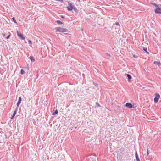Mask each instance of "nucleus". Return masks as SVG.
I'll return each mask as SVG.
<instances>
[{"mask_svg": "<svg viewBox=\"0 0 161 161\" xmlns=\"http://www.w3.org/2000/svg\"><path fill=\"white\" fill-rule=\"evenodd\" d=\"M143 50L146 53H147L148 54H149V53L147 52V48H145V47H143Z\"/></svg>", "mask_w": 161, "mask_h": 161, "instance_id": "obj_16", "label": "nucleus"}, {"mask_svg": "<svg viewBox=\"0 0 161 161\" xmlns=\"http://www.w3.org/2000/svg\"><path fill=\"white\" fill-rule=\"evenodd\" d=\"M55 29L56 32H59L62 33L68 32V30L67 29L60 27H56Z\"/></svg>", "mask_w": 161, "mask_h": 161, "instance_id": "obj_1", "label": "nucleus"}, {"mask_svg": "<svg viewBox=\"0 0 161 161\" xmlns=\"http://www.w3.org/2000/svg\"><path fill=\"white\" fill-rule=\"evenodd\" d=\"M20 73L21 74L23 75L25 74V72L23 69H21L20 71Z\"/></svg>", "mask_w": 161, "mask_h": 161, "instance_id": "obj_18", "label": "nucleus"}, {"mask_svg": "<svg viewBox=\"0 0 161 161\" xmlns=\"http://www.w3.org/2000/svg\"><path fill=\"white\" fill-rule=\"evenodd\" d=\"M14 116H13V115L12 116V117H11V119H13L14 118Z\"/></svg>", "mask_w": 161, "mask_h": 161, "instance_id": "obj_28", "label": "nucleus"}, {"mask_svg": "<svg viewBox=\"0 0 161 161\" xmlns=\"http://www.w3.org/2000/svg\"><path fill=\"white\" fill-rule=\"evenodd\" d=\"M133 57L135 58H137V57H138V56L137 55H135L133 54Z\"/></svg>", "mask_w": 161, "mask_h": 161, "instance_id": "obj_26", "label": "nucleus"}, {"mask_svg": "<svg viewBox=\"0 0 161 161\" xmlns=\"http://www.w3.org/2000/svg\"><path fill=\"white\" fill-rule=\"evenodd\" d=\"M135 157L136 158V161H140L137 152L135 153Z\"/></svg>", "mask_w": 161, "mask_h": 161, "instance_id": "obj_9", "label": "nucleus"}, {"mask_svg": "<svg viewBox=\"0 0 161 161\" xmlns=\"http://www.w3.org/2000/svg\"><path fill=\"white\" fill-rule=\"evenodd\" d=\"M126 106L129 108H131L133 106L131 103H127L125 105Z\"/></svg>", "mask_w": 161, "mask_h": 161, "instance_id": "obj_7", "label": "nucleus"}, {"mask_svg": "<svg viewBox=\"0 0 161 161\" xmlns=\"http://www.w3.org/2000/svg\"><path fill=\"white\" fill-rule=\"evenodd\" d=\"M114 25H117V26H119L120 25L119 24V23H118V22H116L115 23Z\"/></svg>", "mask_w": 161, "mask_h": 161, "instance_id": "obj_20", "label": "nucleus"}, {"mask_svg": "<svg viewBox=\"0 0 161 161\" xmlns=\"http://www.w3.org/2000/svg\"><path fill=\"white\" fill-rule=\"evenodd\" d=\"M29 58L32 62H34L35 61L34 58L32 56H30L29 57Z\"/></svg>", "mask_w": 161, "mask_h": 161, "instance_id": "obj_11", "label": "nucleus"}, {"mask_svg": "<svg viewBox=\"0 0 161 161\" xmlns=\"http://www.w3.org/2000/svg\"><path fill=\"white\" fill-rule=\"evenodd\" d=\"M17 35L18 37H19L21 40H24L25 39V37L24 36L23 34L19 33V31H17Z\"/></svg>", "mask_w": 161, "mask_h": 161, "instance_id": "obj_4", "label": "nucleus"}, {"mask_svg": "<svg viewBox=\"0 0 161 161\" xmlns=\"http://www.w3.org/2000/svg\"><path fill=\"white\" fill-rule=\"evenodd\" d=\"M18 108L17 107L16 108L15 110L14 111V112L13 114V115L14 116H15V115H16L17 112V111Z\"/></svg>", "mask_w": 161, "mask_h": 161, "instance_id": "obj_13", "label": "nucleus"}, {"mask_svg": "<svg viewBox=\"0 0 161 161\" xmlns=\"http://www.w3.org/2000/svg\"><path fill=\"white\" fill-rule=\"evenodd\" d=\"M10 36H11V35H10V34H9V35H8L7 36V37H6V38H7V39H9V38H10Z\"/></svg>", "mask_w": 161, "mask_h": 161, "instance_id": "obj_23", "label": "nucleus"}, {"mask_svg": "<svg viewBox=\"0 0 161 161\" xmlns=\"http://www.w3.org/2000/svg\"><path fill=\"white\" fill-rule=\"evenodd\" d=\"M147 154L148 155V154H149V153H148V150H147Z\"/></svg>", "mask_w": 161, "mask_h": 161, "instance_id": "obj_29", "label": "nucleus"}, {"mask_svg": "<svg viewBox=\"0 0 161 161\" xmlns=\"http://www.w3.org/2000/svg\"><path fill=\"white\" fill-rule=\"evenodd\" d=\"M73 9L75 12H76V13L78 12V10H77V8L75 6L74 7Z\"/></svg>", "mask_w": 161, "mask_h": 161, "instance_id": "obj_15", "label": "nucleus"}, {"mask_svg": "<svg viewBox=\"0 0 161 161\" xmlns=\"http://www.w3.org/2000/svg\"><path fill=\"white\" fill-rule=\"evenodd\" d=\"M22 100V99L21 97H19V99L18 102H17V107L18 108V107H19L21 102Z\"/></svg>", "mask_w": 161, "mask_h": 161, "instance_id": "obj_6", "label": "nucleus"}, {"mask_svg": "<svg viewBox=\"0 0 161 161\" xmlns=\"http://www.w3.org/2000/svg\"><path fill=\"white\" fill-rule=\"evenodd\" d=\"M154 11L155 13L157 14H161V8H157L155 9Z\"/></svg>", "mask_w": 161, "mask_h": 161, "instance_id": "obj_5", "label": "nucleus"}, {"mask_svg": "<svg viewBox=\"0 0 161 161\" xmlns=\"http://www.w3.org/2000/svg\"><path fill=\"white\" fill-rule=\"evenodd\" d=\"M12 19H13V21L15 23V24H17V22H16V20H15V19L14 17H13V18H12Z\"/></svg>", "mask_w": 161, "mask_h": 161, "instance_id": "obj_19", "label": "nucleus"}, {"mask_svg": "<svg viewBox=\"0 0 161 161\" xmlns=\"http://www.w3.org/2000/svg\"><path fill=\"white\" fill-rule=\"evenodd\" d=\"M56 22L58 24H64L63 22H61V21L59 20L56 21Z\"/></svg>", "mask_w": 161, "mask_h": 161, "instance_id": "obj_12", "label": "nucleus"}, {"mask_svg": "<svg viewBox=\"0 0 161 161\" xmlns=\"http://www.w3.org/2000/svg\"><path fill=\"white\" fill-rule=\"evenodd\" d=\"M96 104L97 106V107H100V104L97 102L96 103Z\"/></svg>", "mask_w": 161, "mask_h": 161, "instance_id": "obj_22", "label": "nucleus"}, {"mask_svg": "<svg viewBox=\"0 0 161 161\" xmlns=\"http://www.w3.org/2000/svg\"><path fill=\"white\" fill-rule=\"evenodd\" d=\"M28 43L29 44H32V42L31 41V40H29L28 41Z\"/></svg>", "mask_w": 161, "mask_h": 161, "instance_id": "obj_25", "label": "nucleus"}, {"mask_svg": "<svg viewBox=\"0 0 161 161\" xmlns=\"http://www.w3.org/2000/svg\"><path fill=\"white\" fill-rule=\"evenodd\" d=\"M154 96L155 97L154 98V101L155 103H156L158 101V100L160 98V96L159 94L157 93H155L154 94Z\"/></svg>", "mask_w": 161, "mask_h": 161, "instance_id": "obj_2", "label": "nucleus"}, {"mask_svg": "<svg viewBox=\"0 0 161 161\" xmlns=\"http://www.w3.org/2000/svg\"><path fill=\"white\" fill-rule=\"evenodd\" d=\"M58 111L57 110H56L53 113H52V115H54L55 114H58Z\"/></svg>", "mask_w": 161, "mask_h": 161, "instance_id": "obj_14", "label": "nucleus"}, {"mask_svg": "<svg viewBox=\"0 0 161 161\" xmlns=\"http://www.w3.org/2000/svg\"><path fill=\"white\" fill-rule=\"evenodd\" d=\"M2 35L3 36V37H4L6 36L5 34V33H2Z\"/></svg>", "mask_w": 161, "mask_h": 161, "instance_id": "obj_27", "label": "nucleus"}, {"mask_svg": "<svg viewBox=\"0 0 161 161\" xmlns=\"http://www.w3.org/2000/svg\"><path fill=\"white\" fill-rule=\"evenodd\" d=\"M65 16L64 15H60V17H61L62 18H65Z\"/></svg>", "mask_w": 161, "mask_h": 161, "instance_id": "obj_21", "label": "nucleus"}, {"mask_svg": "<svg viewBox=\"0 0 161 161\" xmlns=\"http://www.w3.org/2000/svg\"><path fill=\"white\" fill-rule=\"evenodd\" d=\"M154 64H156L158 66H160L161 65V63L158 61H155L154 62Z\"/></svg>", "mask_w": 161, "mask_h": 161, "instance_id": "obj_10", "label": "nucleus"}, {"mask_svg": "<svg viewBox=\"0 0 161 161\" xmlns=\"http://www.w3.org/2000/svg\"><path fill=\"white\" fill-rule=\"evenodd\" d=\"M153 4L155 6V7H158V5H157L155 3H153Z\"/></svg>", "mask_w": 161, "mask_h": 161, "instance_id": "obj_24", "label": "nucleus"}, {"mask_svg": "<svg viewBox=\"0 0 161 161\" xmlns=\"http://www.w3.org/2000/svg\"><path fill=\"white\" fill-rule=\"evenodd\" d=\"M127 76L128 78V81H130V80L131 79V76L128 74H127Z\"/></svg>", "mask_w": 161, "mask_h": 161, "instance_id": "obj_8", "label": "nucleus"}, {"mask_svg": "<svg viewBox=\"0 0 161 161\" xmlns=\"http://www.w3.org/2000/svg\"><path fill=\"white\" fill-rule=\"evenodd\" d=\"M105 54H106L107 55V56L108 57V58H109L111 57L110 54H109L108 53H106Z\"/></svg>", "mask_w": 161, "mask_h": 161, "instance_id": "obj_17", "label": "nucleus"}, {"mask_svg": "<svg viewBox=\"0 0 161 161\" xmlns=\"http://www.w3.org/2000/svg\"><path fill=\"white\" fill-rule=\"evenodd\" d=\"M74 7V6L73 5L72 3H68V6L67 7L68 10V11L72 10Z\"/></svg>", "mask_w": 161, "mask_h": 161, "instance_id": "obj_3", "label": "nucleus"}]
</instances>
